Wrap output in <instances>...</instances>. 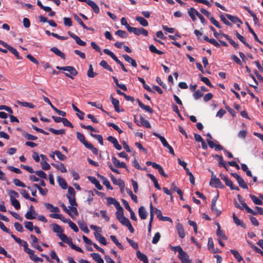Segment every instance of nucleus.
I'll return each mask as SVG.
<instances>
[{"label": "nucleus", "mask_w": 263, "mask_h": 263, "mask_svg": "<svg viewBox=\"0 0 263 263\" xmlns=\"http://www.w3.org/2000/svg\"><path fill=\"white\" fill-rule=\"evenodd\" d=\"M110 177L114 184L118 185L121 189L124 187V182L121 179H116L112 174L110 175Z\"/></svg>", "instance_id": "nucleus-6"}, {"label": "nucleus", "mask_w": 263, "mask_h": 263, "mask_svg": "<svg viewBox=\"0 0 263 263\" xmlns=\"http://www.w3.org/2000/svg\"><path fill=\"white\" fill-rule=\"evenodd\" d=\"M90 135L92 137L96 138L99 141V142L100 143V144L101 145H103V138H102L101 135L93 134H92V133L90 134Z\"/></svg>", "instance_id": "nucleus-57"}, {"label": "nucleus", "mask_w": 263, "mask_h": 263, "mask_svg": "<svg viewBox=\"0 0 263 263\" xmlns=\"http://www.w3.org/2000/svg\"><path fill=\"white\" fill-rule=\"evenodd\" d=\"M226 16L233 23L242 24V21L237 16H232L229 14H226Z\"/></svg>", "instance_id": "nucleus-22"}, {"label": "nucleus", "mask_w": 263, "mask_h": 263, "mask_svg": "<svg viewBox=\"0 0 263 263\" xmlns=\"http://www.w3.org/2000/svg\"><path fill=\"white\" fill-rule=\"evenodd\" d=\"M203 95V93L199 89L197 90L193 93V97L195 100H198Z\"/></svg>", "instance_id": "nucleus-52"}, {"label": "nucleus", "mask_w": 263, "mask_h": 263, "mask_svg": "<svg viewBox=\"0 0 263 263\" xmlns=\"http://www.w3.org/2000/svg\"><path fill=\"white\" fill-rule=\"evenodd\" d=\"M46 208L49 210L51 212L59 213L60 212V209L57 206H54L52 204L48 203H45L44 204Z\"/></svg>", "instance_id": "nucleus-19"}, {"label": "nucleus", "mask_w": 263, "mask_h": 263, "mask_svg": "<svg viewBox=\"0 0 263 263\" xmlns=\"http://www.w3.org/2000/svg\"><path fill=\"white\" fill-rule=\"evenodd\" d=\"M9 50L16 57L17 59H18V60L22 59V58L20 56L19 53L17 52V51L13 47H11L9 48Z\"/></svg>", "instance_id": "nucleus-60"}, {"label": "nucleus", "mask_w": 263, "mask_h": 263, "mask_svg": "<svg viewBox=\"0 0 263 263\" xmlns=\"http://www.w3.org/2000/svg\"><path fill=\"white\" fill-rule=\"evenodd\" d=\"M51 165L62 173H66L67 171L65 165L62 163H59V164L51 163Z\"/></svg>", "instance_id": "nucleus-18"}, {"label": "nucleus", "mask_w": 263, "mask_h": 263, "mask_svg": "<svg viewBox=\"0 0 263 263\" xmlns=\"http://www.w3.org/2000/svg\"><path fill=\"white\" fill-rule=\"evenodd\" d=\"M218 229L216 231V234L219 237L218 238H221L224 240L227 239V237L224 235V234L222 232V231L220 230V226L219 223H217Z\"/></svg>", "instance_id": "nucleus-37"}, {"label": "nucleus", "mask_w": 263, "mask_h": 263, "mask_svg": "<svg viewBox=\"0 0 263 263\" xmlns=\"http://www.w3.org/2000/svg\"><path fill=\"white\" fill-rule=\"evenodd\" d=\"M52 227L54 232L57 234V236L62 240L63 242H65L69 237H67L65 234H63V230L57 224H52Z\"/></svg>", "instance_id": "nucleus-2"}, {"label": "nucleus", "mask_w": 263, "mask_h": 263, "mask_svg": "<svg viewBox=\"0 0 263 263\" xmlns=\"http://www.w3.org/2000/svg\"><path fill=\"white\" fill-rule=\"evenodd\" d=\"M140 123H137V125L139 126H143L146 128H150L151 127V124L149 122L141 116L140 118Z\"/></svg>", "instance_id": "nucleus-15"}, {"label": "nucleus", "mask_w": 263, "mask_h": 263, "mask_svg": "<svg viewBox=\"0 0 263 263\" xmlns=\"http://www.w3.org/2000/svg\"><path fill=\"white\" fill-rule=\"evenodd\" d=\"M122 57L127 62L130 63L134 67H136L137 66L136 61L129 55L127 54H123Z\"/></svg>", "instance_id": "nucleus-14"}, {"label": "nucleus", "mask_w": 263, "mask_h": 263, "mask_svg": "<svg viewBox=\"0 0 263 263\" xmlns=\"http://www.w3.org/2000/svg\"><path fill=\"white\" fill-rule=\"evenodd\" d=\"M242 205H243V206L245 208V209H246V210L247 211V212L248 213H251L253 215H256L257 213H259L261 215H262L263 214V210L260 207H259V206H256L255 207V209H256V211H254L253 210H252L251 209H250L247 205V204L244 202H242Z\"/></svg>", "instance_id": "nucleus-3"}, {"label": "nucleus", "mask_w": 263, "mask_h": 263, "mask_svg": "<svg viewBox=\"0 0 263 263\" xmlns=\"http://www.w3.org/2000/svg\"><path fill=\"white\" fill-rule=\"evenodd\" d=\"M134 33L137 35H139L140 34H143L144 36L148 35L147 31H146L145 29H144L143 28H136Z\"/></svg>", "instance_id": "nucleus-21"}, {"label": "nucleus", "mask_w": 263, "mask_h": 263, "mask_svg": "<svg viewBox=\"0 0 263 263\" xmlns=\"http://www.w3.org/2000/svg\"><path fill=\"white\" fill-rule=\"evenodd\" d=\"M246 25L248 27V28L249 30V31L253 34V35L254 36V39L255 40V41H256L257 42L260 43H262V42L259 41V40L258 39L256 34L255 33V32L253 30V29L250 27V25H249L248 23L246 22Z\"/></svg>", "instance_id": "nucleus-48"}, {"label": "nucleus", "mask_w": 263, "mask_h": 263, "mask_svg": "<svg viewBox=\"0 0 263 263\" xmlns=\"http://www.w3.org/2000/svg\"><path fill=\"white\" fill-rule=\"evenodd\" d=\"M57 180L60 186L63 189H66L67 187V184L64 179L60 176H58Z\"/></svg>", "instance_id": "nucleus-30"}, {"label": "nucleus", "mask_w": 263, "mask_h": 263, "mask_svg": "<svg viewBox=\"0 0 263 263\" xmlns=\"http://www.w3.org/2000/svg\"><path fill=\"white\" fill-rule=\"evenodd\" d=\"M49 131L52 133L53 134L59 135H63L65 133V131L64 129H61L59 130L54 129L52 128H49Z\"/></svg>", "instance_id": "nucleus-46"}, {"label": "nucleus", "mask_w": 263, "mask_h": 263, "mask_svg": "<svg viewBox=\"0 0 263 263\" xmlns=\"http://www.w3.org/2000/svg\"><path fill=\"white\" fill-rule=\"evenodd\" d=\"M107 140L114 144V147L117 150H121L122 149L121 146L119 144L117 140L112 136H109L107 137Z\"/></svg>", "instance_id": "nucleus-10"}, {"label": "nucleus", "mask_w": 263, "mask_h": 263, "mask_svg": "<svg viewBox=\"0 0 263 263\" xmlns=\"http://www.w3.org/2000/svg\"><path fill=\"white\" fill-rule=\"evenodd\" d=\"M17 103L22 106L27 107L29 108H34L35 107V106L32 103L27 102H22L20 101H17Z\"/></svg>", "instance_id": "nucleus-36"}, {"label": "nucleus", "mask_w": 263, "mask_h": 263, "mask_svg": "<svg viewBox=\"0 0 263 263\" xmlns=\"http://www.w3.org/2000/svg\"><path fill=\"white\" fill-rule=\"evenodd\" d=\"M65 243L68 244L71 248V249L79 252H83V250L81 248L76 246L73 243L71 238L69 237L66 241H65Z\"/></svg>", "instance_id": "nucleus-11"}, {"label": "nucleus", "mask_w": 263, "mask_h": 263, "mask_svg": "<svg viewBox=\"0 0 263 263\" xmlns=\"http://www.w3.org/2000/svg\"><path fill=\"white\" fill-rule=\"evenodd\" d=\"M51 51H52L56 55L61 57L63 59H65V55L64 53H63L61 50H60L58 48L55 47H52L50 49Z\"/></svg>", "instance_id": "nucleus-25"}, {"label": "nucleus", "mask_w": 263, "mask_h": 263, "mask_svg": "<svg viewBox=\"0 0 263 263\" xmlns=\"http://www.w3.org/2000/svg\"><path fill=\"white\" fill-rule=\"evenodd\" d=\"M57 69L59 70H62L64 71H66L69 73L64 72L65 76L70 78L71 79H73L74 78L73 76H75L78 74V72L76 69L72 66H63L60 67L57 66Z\"/></svg>", "instance_id": "nucleus-1"}, {"label": "nucleus", "mask_w": 263, "mask_h": 263, "mask_svg": "<svg viewBox=\"0 0 263 263\" xmlns=\"http://www.w3.org/2000/svg\"><path fill=\"white\" fill-rule=\"evenodd\" d=\"M36 216L37 214L35 211H28L25 214V217L29 220L35 219Z\"/></svg>", "instance_id": "nucleus-26"}, {"label": "nucleus", "mask_w": 263, "mask_h": 263, "mask_svg": "<svg viewBox=\"0 0 263 263\" xmlns=\"http://www.w3.org/2000/svg\"><path fill=\"white\" fill-rule=\"evenodd\" d=\"M137 102L139 106L146 111L149 113H152L153 112V109L149 106L144 105L139 100H138Z\"/></svg>", "instance_id": "nucleus-31"}, {"label": "nucleus", "mask_w": 263, "mask_h": 263, "mask_svg": "<svg viewBox=\"0 0 263 263\" xmlns=\"http://www.w3.org/2000/svg\"><path fill=\"white\" fill-rule=\"evenodd\" d=\"M139 215L141 219H145L147 216L148 213L145 208L141 206L138 210Z\"/></svg>", "instance_id": "nucleus-13"}, {"label": "nucleus", "mask_w": 263, "mask_h": 263, "mask_svg": "<svg viewBox=\"0 0 263 263\" xmlns=\"http://www.w3.org/2000/svg\"><path fill=\"white\" fill-rule=\"evenodd\" d=\"M149 49L152 52L157 53L159 55H162V54H163V52L162 51L158 50L156 48V47L153 45H150L149 47Z\"/></svg>", "instance_id": "nucleus-47"}, {"label": "nucleus", "mask_w": 263, "mask_h": 263, "mask_svg": "<svg viewBox=\"0 0 263 263\" xmlns=\"http://www.w3.org/2000/svg\"><path fill=\"white\" fill-rule=\"evenodd\" d=\"M116 209L117 211L116 212V215L117 219L119 220L124 217L123 214V209L121 205H120V207L116 208Z\"/></svg>", "instance_id": "nucleus-28"}, {"label": "nucleus", "mask_w": 263, "mask_h": 263, "mask_svg": "<svg viewBox=\"0 0 263 263\" xmlns=\"http://www.w3.org/2000/svg\"><path fill=\"white\" fill-rule=\"evenodd\" d=\"M136 20L138 21L142 26H147L148 25V22L143 17L139 16L136 17Z\"/></svg>", "instance_id": "nucleus-33"}, {"label": "nucleus", "mask_w": 263, "mask_h": 263, "mask_svg": "<svg viewBox=\"0 0 263 263\" xmlns=\"http://www.w3.org/2000/svg\"><path fill=\"white\" fill-rule=\"evenodd\" d=\"M50 217H51L52 218L60 219L64 223H69V222L70 221V219L65 218L62 215L59 214L58 213L51 214H50Z\"/></svg>", "instance_id": "nucleus-8"}, {"label": "nucleus", "mask_w": 263, "mask_h": 263, "mask_svg": "<svg viewBox=\"0 0 263 263\" xmlns=\"http://www.w3.org/2000/svg\"><path fill=\"white\" fill-rule=\"evenodd\" d=\"M231 252L239 262L243 259L242 257L237 251L235 250H231Z\"/></svg>", "instance_id": "nucleus-42"}, {"label": "nucleus", "mask_w": 263, "mask_h": 263, "mask_svg": "<svg viewBox=\"0 0 263 263\" xmlns=\"http://www.w3.org/2000/svg\"><path fill=\"white\" fill-rule=\"evenodd\" d=\"M69 211H68V215L73 217L74 216L77 215L78 214V212L77 209L74 206H69Z\"/></svg>", "instance_id": "nucleus-34"}, {"label": "nucleus", "mask_w": 263, "mask_h": 263, "mask_svg": "<svg viewBox=\"0 0 263 263\" xmlns=\"http://www.w3.org/2000/svg\"><path fill=\"white\" fill-rule=\"evenodd\" d=\"M237 198H238V199L239 200V201L241 203V205H240V204H238L236 201H234V204H235V205L236 208H238V209H243V208L245 209V208L243 206V205H242V202H243L242 200V198L241 197V196L240 195H237Z\"/></svg>", "instance_id": "nucleus-49"}, {"label": "nucleus", "mask_w": 263, "mask_h": 263, "mask_svg": "<svg viewBox=\"0 0 263 263\" xmlns=\"http://www.w3.org/2000/svg\"><path fill=\"white\" fill-rule=\"evenodd\" d=\"M178 257L182 263H191V260L189 259V256L183 250L178 254Z\"/></svg>", "instance_id": "nucleus-5"}, {"label": "nucleus", "mask_w": 263, "mask_h": 263, "mask_svg": "<svg viewBox=\"0 0 263 263\" xmlns=\"http://www.w3.org/2000/svg\"><path fill=\"white\" fill-rule=\"evenodd\" d=\"M107 202L109 204H113L115 208L120 207V203L117 201L115 198L111 197H108L106 199Z\"/></svg>", "instance_id": "nucleus-29"}, {"label": "nucleus", "mask_w": 263, "mask_h": 263, "mask_svg": "<svg viewBox=\"0 0 263 263\" xmlns=\"http://www.w3.org/2000/svg\"><path fill=\"white\" fill-rule=\"evenodd\" d=\"M210 184L215 187H220L222 186L220 179L216 177V175L212 174L211 179L210 182Z\"/></svg>", "instance_id": "nucleus-4"}, {"label": "nucleus", "mask_w": 263, "mask_h": 263, "mask_svg": "<svg viewBox=\"0 0 263 263\" xmlns=\"http://www.w3.org/2000/svg\"><path fill=\"white\" fill-rule=\"evenodd\" d=\"M188 14L193 21L196 20V16H197L198 12L194 8H191L188 9Z\"/></svg>", "instance_id": "nucleus-16"}, {"label": "nucleus", "mask_w": 263, "mask_h": 263, "mask_svg": "<svg viewBox=\"0 0 263 263\" xmlns=\"http://www.w3.org/2000/svg\"><path fill=\"white\" fill-rule=\"evenodd\" d=\"M54 153L55 154V155L58 158V159L60 160L64 161L66 159V156L63 154L59 151H55Z\"/></svg>", "instance_id": "nucleus-53"}, {"label": "nucleus", "mask_w": 263, "mask_h": 263, "mask_svg": "<svg viewBox=\"0 0 263 263\" xmlns=\"http://www.w3.org/2000/svg\"><path fill=\"white\" fill-rule=\"evenodd\" d=\"M221 178L222 180H223L226 184L229 186L230 187V189L231 190H239V188L238 187H234L233 186V182L232 181L230 180L226 176H221Z\"/></svg>", "instance_id": "nucleus-7"}, {"label": "nucleus", "mask_w": 263, "mask_h": 263, "mask_svg": "<svg viewBox=\"0 0 263 263\" xmlns=\"http://www.w3.org/2000/svg\"><path fill=\"white\" fill-rule=\"evenodd\" d=\"M136 254L138 259L142 261L143 263H148V260L146 255L142 253L139 250L137 251Z\"/></svg>", "instance_id": "nucleus-20"}, {"label": "nucleus", "mask_w": 263, "mask_h": 263, "mask_svg": "<svg viewBox=\"0 0 263 263\" xmlns=\"http://www.w3.org/2000/svg\"><path fill=\"white\" fill-rule=\"evenodd\" d=\"M147 176L151 179V180L153 182L155 187L158 190H160L161 187H160V185H159L158 181H157L156 178H155V177L153 175L151 174H148L147 175Z\"/></svg>", "instance_id": "nucleus-39"}, {"label": "nucleus", "mask_w": 263, "mask_h": 263, "mask_svg": "<svg viewBox=\"0 0 263 263\" xmlns=\"http://www.w3.org/2000/svg\"><path fill=\"white\" fill-rule=\"evenodd\" d=\"M89 180L95 185V186L99 190H102L103 189L102 186L100 184L99 181L93 177H89Z\"/></svg>", "instance_id": "nucleus-27"}, {"label": "nucleus", "mask_w": 263, "mask_h": 263, "mask_svg": "<svg viewBox=\"0 0 263 263\" xmlns=\"http://www.w3.org/2000/svg\"><path fill=\"white\" fill-rule=\"evenodd\" d=\"M119 222L122 223V224L127 227L128 224L130 223L129 220L128 218L125 217V216L120 220H119Z\"/></svg>", "instance_id": "nucleus-64"}, {"label": "nucleus", "mask_w": 263, "mask_h": 263, "mask_svg": "<svg viewBox=\"0 0 263 263\" xmlns=\"http://www.w3.org/2000/svg\"><path fill=\"white\" fill-rule=\"evenodd\" d=\"M110 238L112 240V241L121 250H123L124 249L123 246L119 242L118 239H117L116 237L114 235H111Z\"/></svg>", "instance_id": "nucleus-43"}, {"label": "nucleus", "mask_w": 263, "mask_h": 263, "mask_svg": "<svg viewBox=\"0 0 263 263\" xmlns=\"http://www.w3.org/2000/svg\"><path fill=\"white\" fill-rule=\"evenodd\" d=\"M110 99H111V103L115 107V110L117 112H119V111H120L119 101L118 100L114 99L112 96H110Z\"/></svg>", "instance_id": "nucleus-32"}, {"label": "nucleus", "mask_w": 263, "mask_h": 263, "mask_svg": "<svg viewBox=\"0 0 263 263\" xmlns=\"http://www.w3.org/2000/svg\"><path fill=\"white\" fill-rule=\"evenodd\" d=\"M170 189L172 192H176L178 194H180L181 193V190L176 185L175 182L171 183Z\"/></svg>", "instance_id": "nucleus-50"}, {"label": "nucleus", "mask_w": 263, "mask_h": 263, "mask_svg": "<svg viewBox=\"0 0 263 263\" xmlns=\"http://www.w3.org/2000/svg\"><path fill=\"white\" fill-rule=\"evenodd\" d=\"M25 227L30 231H32L34 227H33V223L31 221H25L24 222Z\"/></svg>", "instance_id": "nucleus-56"}, {"label": "nucleus", "mask_w": 263, "mask_h": 263, "mask_svg": "<svg viewBox=\"0 0 263 263\" xmlns=\"http://www.w3.org/2000/svg\"><path fill=\"white\" fill-rule=\"evenodd\" d=\"M126 192L130 196L131 198L135 202H138L137 196L134 195L130 189H126Z\"/></svg>", "instance_id": "nucleus-54"}, {"label": "nucleus", "mask_w": 263, "mask_h": 263, "mask_svg": "<svg viewBox=\"0 0 263 263\" xmlns=\"http://www.w3.org/2000/svg\"><path fill=\"white\" fill-rule=\"evenodd\" d=\"M235 34L240 41L243 43L246 46L248 47L249 48H251V46L247 43H246V39L243 36L240 35L237 31H235Z\"/></svg>", "instance_id": "nucleus-38"}, {"label": "nucleus", "mask_w": 263, "mask_h": 263, "mask_svg": "<svg viewBox=\"0 0 263 263\" xmlns=\"http://www.w3.org/2000/svg\"><path fill=\"white\" fill-rule=\"evenodd\" d=\"M100 65L104 69L108 70L109 71H112V68L107 63V62L105 61L102 60L100 62Z\"/></svg>", "instance_id": "nucleus-45"}, {"label": "nucleus", "mask_w": 263, "mask_h": 263, "mask_svg": "<svg viewBox=\"0 0 263 263\" xmlns=\"http://www.w3.org/2000/svg\"><path fill=\"white\" fill-rule=\"evenodd\" d=\"M221 34L222 35V36L224 37L228 40L229 43L231 44L234 48H238V45L237 43H236L234 41H233L231 39H230L228 35L224 33H222Z\"/></svg>", "instance_id": "nucleus-41"}, {"label": "nucleus", "mask_w": 263, "mask_h": 263, "mask_svg": "<svg viewBox=\"0 0 263 263\" xmlns=\"http://www.w3.org/2000/svg\"><path fill=\"white\" fill-rule=\"evenodd\" d=\"M250 197L251 198L253 202L257 205H261L262 202L261 200L253 195H250Z\"/></svg>", "instance_id": "nucleus-44"}, {"label": "nucleus", "mask_w": 263, "mask_h": 263, "mask_svg": "<svg viewBox=\"0 0 263 263\" xmlns=\"http://www.w3.org/2000/svg\"><path fill=\"white\" fill-rule=\"evenodd\" d=\"M10 201L12 205L16 209L18 210L20 208L21 205L19 201L16 199H11Z\"/></svg>", "instance_id": "nucleus-58"}, {"label": "nucleus", "mask_w": 263, "mask_h": 263, "mask_svg": "<svg viewBox=\"0 0 263 263\" xmlns=\"http://www.w3.org/2000/svg\"><path fill=\"white\" fill-rule=\"evenodd\" d=\"M209 27H210V29L213 32L214 35L216 38L220 39L221 37V36H222V35L221 34L222 33L221 32V31H220L219 33H217L216 31V30L215 29V28L213 26H210Z\"/></svg>", "instance_id": "nucleus-62"}, {"label": "nucleus", "mask_w": 263, "mask_h": 263, "mask_svg": "<svg viewBox=\"0 0 263 263\" xmlns=\"http://www.w3.org/2000/svg\"><path fill=\"white\" fill-rule=\"evenodd\" d=\"M87 5L91 7L94 12L98 14L100 12V8L99 6L93 1L90 0L87 1Z\"/></svg>", "instance_id": "nucleus-17"}, {"label": "nucleus", "mask_w": 263, "mask_h": 263, "mask_svg": "<svg viewBox=\"0 0 263 263\" xmlns=\"http://www.w3.org/2000/svg\"><path fill=\"white\" fill-rule=\"evenodd\" d=\"M97 75V73L93 71L92 66L91 65L89 66V69L87 71V76L89 78H93Z\"/></svg>", "instance_id": "nucleus-55"}, {"label": "nucleus", "mask_w": 263, "mask_h": 263, "mask_svg": "<svg viewBox=\"0 0 263 263\" xmlns=\"http://www.w3.org/2000/svg\"><path fill=\"white\" fill-rule=\"evenodd\" d=\"M112 162L115 166L118 168H126V164L123 162H120L115 157H112Z\"/></svg>", "instance_id": "nucleus-9"}, {"label": "nucleus", "mask_w": 263, "mask_h": 263, "mask_svg": "<svg viewBox=\"0 0 263 263\" xmlns=\"http://www.w3.org/2000/svg\"><path fill=\"white\" fill-rule=\"evenodd\" d=\"M208 247L209 250L212 253H216L217 252V249L214 248V242L212 238H209L208 239Z\"/></svg>", "instance_id": "nucleus-23"}, {"label": "nucleus", "mask_w": 263, "mask_h": 263, "mask_svg": "<svg viewBox=\"0 0 263 263\" xmlns=\"http://www.w3.org/2000/svg\"><path fill=\"white\" fill-rule=\"evenodd\" d=\"M24 137L27 140L34 141L37 139V137L34 136H33L31 134L28 133L23 134Z\"/></svg>", "instance_id": "nucleus-63"}, {"label": "nucleus", "mask_w": 263, "mask_h": 263, "mask_svg": "<svg viewBox=\"0 0 263 263\" xmlns=\"http://www.w3.org/2000/svg\"><path fill=\"white\" fill-rule=\"evenodd\" d=\"M176 229L179 236L182 238H184L185 236V233L182 225L181 223H178L176 225Z\"/></svg>", "instance_id": "nucleus-12"}, {"label": "nucleus", "mask_w": 263, "mask_h": 263, "mask_svg": "<svg viewBox=\"0 0 263 263\" xmlns=\"http://www.w3.org/2000/svg\"><path fill=\"white\" fill-rule=\"evenodd\" d=\"M90 256L98 263H104V260L99 254L93 253L90 254Z\"/></svg>", "instance_id": "nucleus-24"}, {"label": "nucleus", "mask_w": 263, "mask_h": 263, "mask_svg": "<svg viewBox=\"0 0 263 263\" xmlns=\"http://www.w3.org/2000/svg\"><path fill=\"white\" fill-rule=\"evenodd\" d=\"M237 182L239 184V186L241 187H242L243 189H248L247 184H246V183L245 182L244 180L241 177H240L238 180H237Z\"/></svg>", "instance_id": "nucleus-51"}, {"label": "nucleus", "mask_w": 263, "mask_h": 263, "mask_svg": "<svg viewBox=\"0 0 263 263\" xmlns=\"http://www.w3.org/2000/svg\"><path fill=\"white\" fill-rule=\"evenodd\" d=\"M103 51L105 54L109 55L114 61L117 59V57L116 56V55L108 49H104Z\"/></svg>", "instance_id": "nucleus-59"}, {"label": "nucleus", "mask_w": 263, "mask_h": 263, "mask_svg": "<svg viewBox=\"0 0 263 263\" xmlns=\"http://www.w3.org/2000/svg\"><path fill=\"white\" fill-rule=\"evenodd\" d=\"M8 194L9 195L10 197V200L13 199H16L19 197L18 193L13 190H9L8 191Z\"/></svg>", "instance_id": "nucleus-40"}, {"label": "nucleus", "mask_w": 263, "mask_h": 263, "mask_svg": "<svg viewBox=\"0 0 263 263\" xmlns=\"http://www.w3.org/2000/svg\"><path fill=\"white\" fill-rule=\"evenodd\" d=\"M216 156L219 159V166L224 167L225 168L227 169L226 163L223 160L222 156H220V155H216Z\"/></svg>", "instance_id": "nucleus-61"}, {"label": "nucleus", "mask_w": 263, "mask_h": 263, "mask_svg": "<svg viewBox=\"0 0 263 263\" xmlns=\"http://www.w3.org/2000/svg\"><path fill=\"white\" fill-rule=\"evenodd\" d=\"M100 178H101V180L102 181L103 184L105 186H106V187H107V189H109V190H112L113 188L110 185L109 181L108 180V179L106 177H105L104 176H100Z\"/></svg>", "instance_id": "nucleus-35"}]
</instances>
